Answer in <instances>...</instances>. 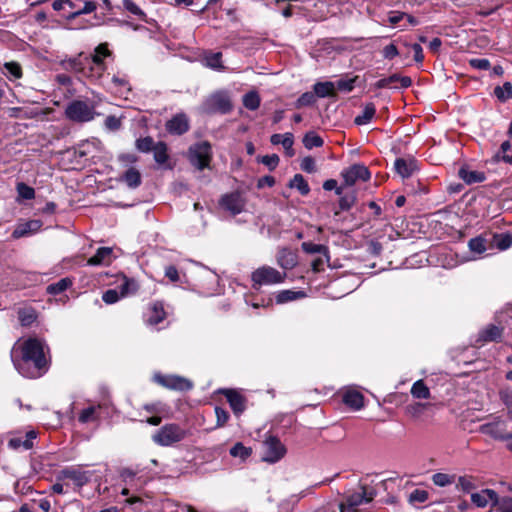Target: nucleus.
I'll return each instance as SVG.
<instances>
[{
  "mask_svg": "<svg viewBox=\"0 0 512 512\" xmlns=\"http://www.w3.org/2000/svg\"><path fill=\"white\" fill-rule=\"evenodd\" d=\"M155 142L152 137L147 136L136 140L135 146L137 150L143 153H148L153 150Z\"/></svg>",
  "mask_w": 512,
  "mask_h": 512,
  "instance_id": "5fc2aeb1",
  "label": "nucleus"
},
{
  "mask_svg": "<svg viewBox=\"0 0 512 512\" xmlns=\"http://www.w3.org/2000/svg\"><path fill=\"white\" fill-rule=\"evenodd\" d=\"M316 102V96L314 92H305L303 93L296 102V107H307L311 106Z\"/></svg>",
  "mask_w": 512,
  "mask_h": 512,
  "instance_id": "bf43d9fd",
  "label": "nucleus"
},
{
  "mask_svg": "<svg viewBox=\"0 0 512 512\" xmlns=\"http://www.w3.org/2000/svg\"><path fill=\"white\" fill-rule=\"evenodd\" d=\"M4 68L8 73L10 79H19L22 77L21 66L16 62L5 63Z\"/></svg>",
  "mask_w": 512,
  "mask_h": 512,
  "instance_id": "13d9d810",
  "label": "nucleus"
},
{
  "mask_svg": "<svg viewBox=\"0 0 512 512\" xmlns=\"http://www.w3.org/2000/svg\"><path fill=\"white\" fill-rule=\"evenodd\" d=\"M270 142L273 145L281 144L288 157L294 156V154H295V151L293 150L294 136L292 133L286 132L284 134H273L270 137Z\"/></svg>",
  "mask_w": 512,
  "mask_h": 512,
  "instance_id": "b1692460",
  "label": "nucleus"
},
{
  "mask_svg": "<svg viewBox=\"0 0 512 512\" xmlns=\"http://www.w3.org/2000/svg\"><path fill=\"white\" fill-rule=\"evenodd\" d=\"M226 397L235 415L242 414L246 409V398L234 389H225L222 392Z\"/></svg>",
  "mask_w": 512,
  "mask_h": 512,
  "instance_id": "f3484780",
  "label": "nucleus"
},
{
  "mask_svg": "<svg viewBox=\"0 0 512 512\" xmlns=\"http://www.w3.org/2000/svg\"><path fill=\"white\" fill-rule=\"evenodd\" d=\"M119 179L131 189L139 187L142 183L141 173L135 167L128 168Z\"/></svg>",
  "mask_w": 512,
  "mask_h": 512,
  "instance_id": "7c9ffc66",
  "label": "nucleus"
},
{
  "mask_svg": "<svg viewBox=\"0 0 512 512\" xmlns=\"http://www.w3.org/2000/svg\"><path fill=\"white\" fill-rule=\"evenodd\" d=\"M458 175L468 185L481 183L486 179L484 172L470 170L468 167H461L459 169Z\"/></svg>",
  "mask_w": 512,
  "mask_h": 512,
  "instance_id": "c756f323",
  "label": "nucleus"
},
{
  "mask_svg": "<svg viewBox=\"0 0 512 512\" xmlns=\"http://www.w3.org/2000/svg\"><path fill=\"white\" fill-rule=\"evenodd\" d=\"M96 9V3L92 0H68L65 17L74 19L82 14H89Z\"/></svg>",
  "mask_w": 512,
  "mask_h": 512,
  "instance_id": "ddd939ff",
  "label": "nucleus"
},
{
  "mask_svg": "<svg viewBox=\"0 0 512 512\" xmlns=\"http://www.w3.org/2000/svg\"><path fill=\"white\" fill-rule=\"evenodd\" d=\"M112 52L108 48V43H101L95 47L93 54L89 57L88 80L93 83H101V79L106 70L104 59L111 57Z\"/></svg>",
  "mask_w": 512,
  "mask_h": 512,
  "instance_id": "f03ea898",
  "label": "nucleus"
},
{
  "mask_svg": "<svg viewBox=\"0 0 512 512\" xmlns=\"http://www.w3.org/2000/svg\"><path fill=\"white\" fill-rule=\"evenodd\" d=\"M469 250L476 254L482 255L487 250L491 249L489 234L484 233L477 237L471 238L468 242Z\"/></svg>",
  "mask_w": 512,
  "mask_h": 512,
  "instance_id": "393cba45",
  "label": "nucleus"
},
{
  "mask_svg": "<svg viewBox=\"0 0 512 512\" xmlns=\"http://www.w3.org/2000/svg\"><path fill=\"white\" fill-rule=\"evenodd\" d=\"M376 108L373 103H367L361 114L357 115L354 119V123L358 126L368 124L375 116Z\"/></svg>",
  "mask_w": 512,
  "mask_h": 512,
  "instance_id": "e433bc0d",
  "label": "nucleus"
},
{
  "mask_svg": "<svg viewBox=\"0 0 512 512\" xmlns=\"http://www.w3.org/2000/svg\"><path fill=\"white\" fill-rule=\"evenodd\" d=\"M494 95L501 102H506L507 100L512 99V84L510 82H505L502 86L495 87Z\"/></svg>",
  "mask_w": 512,
  "mask_h": 512,
  "instance_id": "de8ad7c7",
  "label": "nucleus"
},
{
  "mask_svg": "<svg viewBox=\"0 0 512 512\" xmlns=\"http://www.w3.org/2000/svg\"><path fill=\"white\" fill-rule=\"evenodd\" d=\"M124 9L130 14L136 16L142 21H146L145 12L133 1V0H122Z\"/></svg>",
  "mask_w": 512,
  "mask_h": 512,
  "instance_id": "3c124183",
  "label": "nucleus"
},
{
  "mask_svg": "<svg viewBox=\"0 0 512 512\" xmlns=\"http://www.w3.org/2000/svg\"><path fill=\"white\" fill-rule=\"evenodd\" d=\"M345 186H353L358 181L366 182L370 179L369 169L363 164H354L341 172Z\"/></svg>",
  "mask_w": 512,
  "mask_h": 512,
  "instance_id": "9d476101",
  "label": "nucleus"
},
{
  "mask_svg": "<svg viewBox=\"0 0 512 512\" xmlns=\"http://www.w3.org/2000/svg\"><path fill=\"white\" fill-rule=\"evenodd\" d=\"M17 314L22 326H30L37 319V313L31 307L20 308Z\"/></svg>",
  "mask_w": 512,
  "mask_h": 512,
  "instance_id": "ea45409f",
  "label": "nucleus"
},
{
  "mask_svg": "<svg viewBox=\"0 0 512 512\" xmlns=\"http://www.w3.org/2000/svg\"><path fill=\"white\" fill-rule=\"evenodd\" d=\"M389 81L392 84L399 82L402 88H408L412 85V79L408 76H400L398 74H393L389 76Z\"/></svg>",
  "mask_w": 512,
  "mask_h": 512,
  "instance_id": "338daca9",
  "label": "nucleus"
},
{
  "mask_svg": "<svg viewBox=\"0 0 512 512\" xmlns=\"http://www.w3.org/2000/svg\"><path fill=\"white\" fill-rule=\"evenodd\" d=\"M154 378L158 384L171 390L188 391L193 386L191 381L177 375L156 374Z\"/></svg>",
  "mask_w": 512,
  "mask_h": 512,
  "instance_id": "9b49d317",
  "label": "nucleus"
},
{
  "mask_svg": "<svg viewBox=\"0 0 512 512\" xmlns=\"http://www.w3.org/2000/svg\"><path fill=\"white\" fill-rule=\"evenodd\" d=\"M98 407L89 406L81 411L78 416V421L82 424H86L89 422H95L98 420L97 409Z\"/></svg>",
  "mask_w": 512,
  "mask_h": 512,
  "instance_id": "8fccbe9b",
  "label": "nucleus"
},
{
  "mask_svg": "<svg viewBox=\"0 0 512 512\" xmlns=\"http://www.w3.org/2000/svg\"><path fill=\"white\" fill-rule=\"evenodd\" d=\"M476 479L470 475L459 476L456 483V489L464 493H470L476 489Z\"/></svg>",
  "mask_w": 512,
  "mask_h": 512,
  "instance_id": "58836bf2",
  "label": "nucleus"
},
{
  "mask_svg": "<svg viewBox=\"0 0 512 512\" xmlns=\"http://www.w3.org/2000/svg\"><path fill=\"white\" fill-rule=\"evenodd\" d=\"M189 128V120L184 113L176 114L166 123V130L173 135H182L186 133Z\"/></svg>",
  "mask_w": 512,
  "mask_h": 512,
  "instance_id": "dca6fc26",
  "label": "nucleus"
},
{
  "mask_svg": "<svg viewBox=\"0 0 512 512\" xmlns=\"http://www.w3.org/2000/svg\"><path fill=\"white\" fill-rule=\"evenodd\" d=\"M286 454L284 444L275 436H269L263 442L262 460L267 463H276Z\"/></svg>",
  "mask_w": 512,
  "mask_h": 512,
  "instance_id": "1a4fd4ad",
  "label": "nucleus"
},
{
  "mask_svg": "<svg viewBox=\"0 0 512 512\" xmlns=\"http://www.w3.org/2000/svg\"><path fill=\"white\" fill-rule=\"evenodd\" d=\"M231 109L232 103L226 91H217L209 95L202 104V110L207 114H226Z\"/></svg>",
  "mask_w": 512,
  "mask_h": 512,
  "instance_id": "423d86ee",
  "label": "nucleus"
},
{
  "mask_svg": "<svg viewBox=\"0 0 512 512\" xmlns=\"http://www.w3.org/2000/svg\"><path fill=\"white\" fill-rule=\"evenodd\" d=\"M220 206L232 215L240 214L245 207V200L239 192L225 194L219 201Z\"/></svg>",
  "mask_w": 512,
  "mask_h": 512,
  "instance_id": "2eb2a0df",
  "label": "nucleus"
},
{
  "mask_svg": "<svg viewBox=\"0 0 512 512\" xmlns=\"http://www.w3.org/2000/svg\"><path fill=\"white\" fill-rule=\"evenodd\" d=\"M165 311L160 304H154L151 308V315L148 318V322L152 325H157L162 322L165 318Z\"/></svg>",
  "mask_w": 512,
  "mask_h": 512,
  "instance_id": "603ef678",
  "label": "nucleus"
},
{
  "mask_svg": "<svg viewBox=\"0 0 512 512\" xmlns=\"http://www.w3.org/2000/svg\"><path fill=\"white\" fill-rule=\"evenodd\" d=\"M376 495L377 492L373 487L361 484L359 491L347 495L345 502L340 503V512H357L360 505L370 503Z\"/></svg>",
  "mask_w": 512,
  "mask_h": 512,
  "instance_id": "20e7f679",
  "label": "nucleus"
},
{
  "mask_svg": "<svg viewBox=\"0 0 512 512\" xmlns=\"http://www.w3.org/2000/svg\"><path fill=\"white\" fill-rule=\"evenodd\" d=\"M11 359L16 370L26 378H39L49 369L44 343L37 338L17 342L12 349Z\"/></svg>",
  "mask_w": 512,
  "mask_h": 512,
  "instance_id": "f257e3e1",
  "label": "nucleus"
},
{
  "mask_svg": "<svg viewBox=\"0 0 512 512\" xmlns=\"http://www.w3.org/2000/svg\"><path fill=\"white\" fill-rule=\"evenodd\" d=\"M104 126L109 131H117L122 126L121 118H118L115 115H109L104 121Z\"/></svg>",
  "mask_w": 512,
  "mask_h": 512,
  "instance_id": "e2e57ef3",
  "label": "nucleus"
},
{
  "mask_svg": "<svg viewBox=\"0 0 512 512\" xmlns=\"http://www.w3.org/2000/svg\"><path fill=\"white\" fill-rule=\"evenodd\" d=\"M394 168L402 178H409L418 170V163L413 157L397 158Z\"/></svg>",
  "mask_w": 512,
  "mask_h": 512,
  "instance_id": "a211bd4d",
  "label": "nucleus"
},
{
  "mask_svg": "<svg viewBox=\"0 0 512 512\" xmlns=\"http://www.w3.org/2000/svg\"><path fill=\"white\" fill-rule=\"evenodd\" d=\"M252 453V449L250 447L244 446L241 442L236 443L230 449V455L233 457H239L242 460L247 459Z\"/></svg>",
  "mask_w": 512,
  "mask_h": 512,
  "instance_id": "864d4df0",
  "label": "nucleus"
},
{
  "mask_svg": "<svg viewBox=\"0 0 512 512\" xmlns=\"http://www.w3.org/2000/svg\"><path fill=\"white\" fill-rule=\"evenodd\" d=\"M65 115L71 121L83 123L93 120L95 112L85 101L74 100L67 105Z\"/></svg>",
  "mask_w": 512,
  "mask_h": 512,
  "instance_id": "6e6552de",
  "label": "nucleus"
},
{
  "mask_svg": "<svg viewBox=\"0 0 512 512\" xmlns=\"http://www.w3.org/2000/svg\"><path fill=\"white\" fill-rule=\"evenodd\" d=\"M122 298L123 297L118 289H108L102 295V300L106 304H114Z\"/></svg>",
  "mask_w": 512,
  "mask_h": 512,
  "instance_id": "052dcab7",
  "label": "nucleus"
},
{
  "mask_svg": "<svg viewBox=\"0 0 512 512\" xmlns=\"http://www.w3.org/2000/svg\"><path fill=\"white\" fill-rule=\"evenodd\" d=\"M42 227V221L33 219L26 221L24 223H20L12 232V237L15 239H19L22 237L30 236L36 232H38Z\"/></svg>",
  "mask_w": 512,
  "mask_h": 512,
  "instance_id": "aec40b11",
  "label": "nucleus"
},
{
  "mask_svg": "<svg viewBox=\"0 0 512 512\" xmlns=\"http://www.w3.org/2000/svg\"><path fill=\"white\" fill-rule=\"evenodd\" d=\"M456 481V475L447 473H435L432 476V482L438 487H445Z\"/></svg>",
  "mask_w": 512,
  "mask_h": 512,
  "instance_id": "09e8293b",
  "label": "nucleus"
},
{
  "mask_svg": "<svg viewBox=\"0 0 512 512\" xmlns=\"http://www.w3.org/2000/svg\"><path fill=\"white\" fill-rule=\"evenodd\" d=\"M260 102V96L255 91L248 92L243 96V105L248 110H257L260 106Z\"/></svg>",
  "mask_w": 512,
  "mask_h": 512,
  "instance_id": "49530a36",
  "label": "nucleus"
},
{
  "mask_svg": "<svg viewBox=\"0 0 512 512\" xmlns=\"http://www.w3.org/2000/svg\"><path fill=\"white\" fill-rule=\"evenodd\" d=\"M289 187L297 189L303 196L309 194L310 192L308 182L301 174L294 175V177L289 182Z\"/></svg>",
  "mask_w": 512,
  "mask_h": 512,
  "instance_id": "c03bdc74",
  "label": "nucleus"
},
{
  "mask_svg": "<svg viewBox=\"0 0 512 512\" xmlns=\"http://www.w3.org/2000/svg\"><path fill=\"white\" fill-rule=\"evenodd\" d=\"M123 298L134 295L139 290L138 282L133 278L123 276V282L118 286Z\"/></svg>",
  "mask_w": 512,
  "mask_h": 512,
  "instance_id": "c9c22d12",
  "label": "nucleus"
},
{
  "mask_svg": "<svg viewBox=\"0 0 512 512\" xmlns=\"http://www.w3.org/2000/svg\"><path fill=\"white\" fill-rule=\"evenodd\" d=\"M343 403L353 410H360L364 406V396L355 389H347L342 396Z\"/></svg>",
  "mask_w": 512,
  "mask_h": 512,
  "instance_id": "a878e982",
  "label": "nucleus"
},
{
  "mask_svg": "<svg viewBox=\"0 0 512 512\" xmlns=\"http://www.w3.org/2000/svg\"><path fill=\"white\" fill-rule=\"evenodd\" d=\"M502 336V329L496 325L490 324L479 333L478 341L491 342L498 341Z\"/></svg>",
  "mask_w": 512,
  "mask_h": 512,
  "instance_id": "473e14b6",
  "label": "nucleus"
},
{
  "mask_svg": "<svg viewBox=\"0 0 512 512\" xmlns=\"http://www.w3.org/2000/svg\"><path fill=\"white\" fill-rule=\"evenodd\" d=\"M286 273H281L270 266H262L252 272L251 280L253 287L258 288L263 285H274L282 283L285 280Z\"/></svg>",
  "mask_w": 512,
  "mask_h": 512,
  "instance_id": "0eeeda50",
  "label": "nucleus"
},
{
  "mask_svg": "<svg viewBox=\"0 0 512 512\" xmlns=\"http://www.w3.org/2000/svg\"><path fill=\"white\" fill-rule=\"evenodd\" d=\"M204 65L215 71H224L225 66L222 62V53L221 52H206L202 59Z\"/></svg>",
  "mask_w": 512,
  "mask_h": 512,
  "instance_id": "2f4dec72",
  "label": "nucleus"
},
{
  "mask_svg": "<svg viewBox=\"0 0 512 512\" xmlns=\"http://www.w3.org/2000/svg\"><path fill=\"white\" fill-rule=\"evenodd\" d=\"M301 248L307 254H319V255L323 256L327 262L330 259L329 249L325 245L315 244L313 242L308 241V242H303L301 244Z\"/></svg>",
  "mask_w": 512,
  "mask_h": 512,
  "instance_id": "f704fd0d",
  "label": "nucleus"
},
{
  "mask_svg": "<svg viewBox=\"0 0 512 512\" xmlns=\"http://www.w3.org/2000/svg\"><path fill=\"white\" fill-rule=\"evenodd\" d=\"M276 259L277 264L284 270H291L298 264L297 254L288 248L279 249Z\"/></svg>",
  "mask_w": 512,
  "mask_h": 512,
  "instance_id": "412c9836",
  "label": "nucleus"
},
{
  "mask_svg": "<svg viewBox=\"0 0 512 512\" xmlns=\"http://www.w3.org/2000/svg\"><path fill=\"white\" fill-rule=\"evenodd\" d=\"M89 64V56H85L83 53H80L76 57L64 59L61 61V66L63 69L74 72L76 74H80L82 77L88 79V65Z\"/></svg>",
  "mask_w": 512,
  "mask_h": 512,
  "instance_id": "4468645a",
  "label": "nucleus"
},
{
  "mask_svg": "<svg viewBox=\"0 0 512 512\" xmlns=\"http://www.w3.org/2000/svg\"><path fill=\"white\" fill-rule=\"evenodd\" d=\"M493 506H496V512H512V498L503 497L502 499H499L497 497V503Z\"/></svg>",
  "mask_w": 512,
  "mask_h": 512,
  "instance_id": "680f3d73",
  "label": "nucleus"
},
{
  "mask_svg": "<svg viewBox=\"0 0 512 512\" xmlns=\"http://www.w3.org/2000/svg\"><path fill=\"white\" fill-rule=\"evenodd\" d=\"M510 149H511L510 142L509 141H504L501 144L499 152L496 154V158L498 160H502V161L512 165V153L511 154H507V151H509Z\"/></svg>",
  "mask_w": 512,
  "mask_h": 512,
  "instance_id": "6e6d98bb",
  "label": "nucleus"
},
{
  "mask_svg": "<svg viewBox=\"0 0 512 512\" xmlns=\"http://www.w3.org/2000/svg\"><path fill=\"white\" fill-rule=\"evenodd\" d=\"M490 246L500 251L507 250L512 246V234L510 233H488Z\"/></svg>",
  "mask_w": 512,
  "mask_h": 512,
  "instance_id": "c85d7f7f",
  "label": "nucleus"
},
{
  "mask_svg": "<svg viewBox=\"0 0 512 512\" xmlns=\"http://www.w3.org/2000/svg\"><path fill=\"white\" fill-rule=\"evenodd\" d=\"M16 189L18 195L25 200H31L35 197V190L23 182L18 183Z\"/></svg>",
  "mask_w": 512,
  "mask_h": 512,
  "instance_id": "4d7b16f0",
  "label": "nucleus"
},
{
  "mask_svg": "<svg viewBox=\"0 0 512 512\" xmlns=\"http://www.w3.org/2000/svg\"><path fill=\"white\" fill-rule=\"evenodd\" d=\"M502 423L498 417L495 422L485 423L480 426V432L489 435L495 439L509 440L512 439V433L503 434L499 430V424Z\"/></svg>",
  "mask_w": 512,
  "mask_h": 512,
  "instance_id": "bb28decb",
  "label": "nucleus"
},
{
  "mask_svg": "<svg viewBox=\"0 0 512 512\" xmlns=\"http://www.w3.org/2000/svg\"><path fill=\"white\" fill-rule=\"evenodd\" d=\"M107 89L115 95L125 98H127L128 94L131 92V86L128 79L125 76L120 77L118 75H114L112 77L111 84Z\"/></svg>",
  "mask_w": 512,
  "mask_h": 512,
  "instance_id": "4be33fe9",
  "label": "nucleus"
},
{
  "mask_svg": "<svg viewBox=\"0 0 512 512\" xmlns=\"http://www.w3.org/2000/svg\"><path fill=\"white\" fill-rule=\"evenodd\" d=\"M216 427H223L229 420V413L222 407H215Z\"/></svg>",
  "mask_w": 512,
  "mask_h": 512,
  "instance_id": "0e129e2a",
  "label": "nucleus"
},
{
  "mask_svg": "<svg viewBox=\"0 0 512 512\" xmlns=\"http://www.w3.org/2000/svg\"><path fill=\"white\" fill-rule=\"evenodd\" d=\"M323 144V139L314 131L307 132L303 137V145L308 150H311L316 147H322Z\"/></svg>",
  "mask_w": 512,
  "mask_h": 512,
  "instance_id": "a18cd8bd",
  "label": "nucleus"
},
{
  "mask_svg": "<svg viewBox=\"0 0 512 512\" xmlns=\"http://www.w3.org/2000/svg\"><path fill=\"white\" fill-rule=\"evenodd\" d=\"M73 284L72 280L68 277L62 278L59 281L47 286V293L51 295H58L66 291Z\"/></svg>",
  "mask_w": 512,
  "mask_h": 512,
  "instance_id": "a19ab883",
  "label": "nucleus"
},
{
  "mask_svg": "<svg viewBox=\"0 0 512 512\" xmlns=\"http://www.w3.org/2000/svg\"><path fill=\"white\" fill-rule=\"evenodd\" d=\"M37 434L35 431L31 430L28 431L23 436H16L9 440L8 446L12 449L18 450V449H24L29 450L33 447V440L36 439Z\"/></svg>",
  "mask_w": 512,
  "mask_h": 512,
  "instance_id": "5701e85b",
  "label": "nucleus"
},
{
  "mask_svg": "<svg viewBox=\"0 0 512 512\" xmlns=\"http://www.w3.org/2000/svg\"><path fill=\"white\" fill-rule=\"evenodd\" d=\"M300 167L306 173L316 172V163H315L314 158L311 156L304 157L301 160Z\"/></svg>",
  "mask_w": 512,
  "mask_h": 512,
  "instance_id": "69168bd1",
  "label": "nucleus"
},
{
  "mask_svg": "<svg viewBox=\"0 0 512 512\" xmlns=\"http://www.w3.org/2000/svg\"><path fill=\"white\" fill-rule=\"evenodd\" d=\"M112 248L100 247L96 253L87 260L90 266L109 265L112 261Z\"/></svg>",
  "mask_w": 512,
  "mask_h": 512,
  "instance_id": "cd10ccee",
  "label": "nucleus"
},
{
  "mask_svg": "<svg viewBox=\"0 0 512 512\" xmlns=\"http://www.w3.org/2000/svg\"><path fill=\"white\" fill-rule=\"evenodd\" d=\"M152 152L155 162L158 163L159 165L165 164L169 159L168 147L165 142H157Z\"/></svg>",
  "mask_w": 512,
  "mask_h": 512,
  "instance_id": "4c0bfd02",
  "label": "nucleus"
},
{
  "mask_svg": "<svg viewBox=\"0 0 512 512\" xmlns=\"http://www.w3.org/2000/svg\"><path fill=\"white\" fill-rule=\"evenodd\" d=\"M313 92L319 98L332 97L335 95V84L330 81L317 82L313 86Z\"/></svg>",
  "mask_w": 512,
  "mask_h": 512,
  "instance_id": "72a5a7b5",
  "label": "nucleus"
},
{
  "mask_svg": "<svg viewBox=\"0 0 512 512\" xmlns=\"http://www.w3.org/2000/svg\"><path fill=\"white\" fill-rule=\"evenodd\" d=\"M411 395L416 399H429L431 394L423 380H418L411 387Z\"/></svg>",
  "mask_w": 512,
  "mask_h": 512,
  "instance_id": "37998d69",
  "label": "nucleus"
},
{
  "mask_svg": "<svg viewBox=\"0 0 512 512\" xmlns=\"http://www.w3.org/2000/svg\"><path fill=\"white\" fill-rule=\"evenodd\" d=\"M192 166L202 171L208 168L212 160V147L208 141H200L191 145L187 154Z\"/></svg>",
  "mask_w": 512,
  "mask_h": 512,
  "instance_id": "39448f33",
  "label": "nucleus"
},
{
  "mask_svg": "<svg viewBox=\"0 0 512 512\" xmlns=\"http://www.w3.org/2000/svg\"><path fill=\"white\" fill-rule=\"evenodd\" d=\"M305 296L306 294L303 291L282 290L276 295V302L278 304H283L303 298Z\"/></svg>",
  "mask_w": 512,
  "mask_h": 512,
  "instance_id": "79ce46f5",
  "label": "nucleus"
},
{
  "mask_svg": "<svg viewBox=\"0 0 512 512\" xmlns=\"http://www.w3.org/2000/svg\"><path fill=\"white\" fill-rule=\"evenodd\" d=\"M187 436V431L176 423H168L159 428L152 435L155 444L163 447L181 442Z\"/></svg>",
  "mask_w": 512,
  "mask_h": 512,
  "instance_id": "7ed1b4c3",
  "label": "nucleus"
},
{
  "mask_svg": "<svg viewBox=\"0 0 512 512\" xmlns=\"http://www.w3.org/2000/svg\"><path fill=\"white\" fill-rule=\"evenodd\" d=\"M91 471L83 470L80 467H67L61 471V478L70 480L77 488H82L92 477Z\"/></svg>",
  "mask_w": 512,
  "mask_h": 512,
  "instance_id": "f8f14e48",
  "label": "nucleus"
},
{
  "mask_svg": "<svg viewBox=\"0 0 512 512\" xmlns=\"http://www.w3.org/2000/svg\"><path fill=\"white\" fill-rule=\"evenodd\" d=\"M497 493L492 489H483L480 492L471 494L472 503L479 507L485 508L488 505H494L497 503Z\"/></svg>",
  "mask_w": 512,
  "mask_h": 512,
  "instance_id": "6ab92c4d",
  "label": "nucleus"
},
{
  "mask_svg": "<svg viewBox=\"0 0 512 512\" xmlns=\"http://www.w3.org/2000/svg\"><path fill=\"white\" fill-rule=\"evenodd\" d=\"M428 499V492L421 489H415L409 496L411 503H423Z\"/></svg>",
  "mask_w": 512,
  "mask_h": 512,
  "instance_id": "774afa93",
  "label": "nucleus"
}]
</instances>
